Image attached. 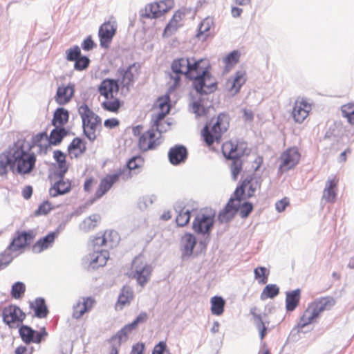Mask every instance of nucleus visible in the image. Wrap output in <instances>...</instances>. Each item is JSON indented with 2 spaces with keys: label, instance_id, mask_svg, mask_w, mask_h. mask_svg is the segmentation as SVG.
Segmentation results:
<instances>
[{
  "label": "nucleus",
  "instance_id": "f257e3e1",
  "mask_svg": "<svg viewBox=\"0 0 354 354\" xmlns=\"http://www.w3.org/2000/svg\"><path fill=\"white\" fill-rule=\"evenodd\" d=\"M210 64L207 59H190L187 71H185L186 79L192 81V86L200 95L214 93L217 89V82L210 71Z\"/></svg>",
  "mask_w": 354,
  "mask_h": 354
},
{
  "label": "nucleus",
  "instance_id": "f03ea898",
  "mask_svg": "<svg viewBox=\"0 0 354 354\" xmlns=\"http://www.w3.org/2000/svg\"><path fill=\"white\" fill-rule=\"evenodd\" d=\"M14 171L19 175L30 174L35 168L36 155L30 152L32 146L24 138H19L10 146Z\"/></svg>",
  "mask_w": 354,
  "mask_h": 354
},
{
  "label": "nucleus",
  "instance_id": "7ed1b4c3",
  "mask_svg": "<svg viewBox=\"0 0 354 354\" xmlns=\"http://www.w3.org/2000/svg\"><path fill=\"white\" fill-rule=\"evenodd\" d=\"M144 163L145 160L141 156H134L127 161L124 167L120 168L115 174L106 176L101 180L95 192L97 198H102L106 194L113 185L118 180L120 177L124 180H127L131 178L133 175L140 173Z\"/></svg>",
  "mask_w": 354,
  "mask_h": 354
},
{
  "label": "nucleus",
  "instance_id": "20e7f679",
  "mask_svg": "<svg viewBox=\"0 0 354 354\" xmlns=\"http://www.w3.org/2000/svg\"><path fill=\"white\" fill-rule=\"evenodd\" d=\"M230 120L229 114L222 112L218 115L216 122L212 126V122L205 124L201 134L207 146H211L214 142H220L223 133L227 131L230 127ZM212 121L213 119L211 122Z\"/></svg>",
  "mask_w": 354,
  "mask_h": 354
},
{
  "label": "nucleus",
  "instance_id": "39448f33",
  "mask_svg": "<svg viewBox=\"0 0 354 354\" xmlns=\"http://www.w3.org/2000/svg\"><path fill=\"white\" fill-rule=\"evenodd\" d=\"M78 113L82 118L84 135L91 142H93L97 138L95 131L97 126H100L102 124L100 117L96 115L86 104L79 106Z\"/></svg>",
  "mask_w": 354,
  "mask_h": 354
},
{
  "label": "nucleus",
  "instance_id": "423d86ee",
  "mask_svg": "<svg viewBox=\"0 0 354 354\" xmlns=\"http://www.w3.org/2000/svg\"><path fill=\"white\" fill-rule=\"evenodd\" d=\"M250 183L248 178H245L239 185H238L234 192V198L231 197L223 209L219 212L218 219L221 223H227L230 221L235 216L239 209V206L234 204V201H241L243 199V195L245 192V188Z\"/></svg>",
  "mask_w": 354,
  "mask_h": 354
},
{
  "label": "nucleus",
  "instance_id": "0eeeda50",
  "mask_svg": "<svg viewBox=\"0 0 354 354\" xmlns=\"http://www.w3.org/2000/svg\"><path fill=\"white\" fill-rule=\"evenodd\" d=\"M222 152L226 159L232 160L230 165L232 178L236 180L242 170L243 162L241 158L243 154V150H239L238 144L234 145L230 142L223 145Z\"/></svg>",
  "mask_w": 354,
  "mask_h": 354
},
{
  "label": "nucleus",
  "instance_id": "6e6552de",
  "mask_svg": "<svg viewBox=\"0 0 354 354\" xmlns=\"http://www.w3.org/2000/svg\"><path fill=\"white\" fill-rule=\"evenodd\" d=\"M215 212L209 213L200 212L197 214L192 223V228L198 234H210L214 224Z\"/></svg>",
  "mask_w": 354,
  "mask_h": 354
},
{
  "label": "nucleus",
  "instance_id": "1a4fd4ad",
  "mask_svg": "<svg viewBox=\"0 0 354 354\" xmlns=\"http://www.w3.org/2000/svg\"><path fill=\"white\" fill-rule=\"evenodd\" d=\"M133 277L141 286H144L149 279L151 268L144 260L143 257L138 256L132 261Z\"/></svg>",
  "mask_w": 354,
  "mask_h": 354
},
{
  "label": "nucleus",
  "instance_id": "9d476101",
  "mask_svg": "<svg viewBox=\"0 0 354 354\" xmlns=\"http://www.w3.org/2000/svg\"><path fill=\"white\" fill-rule=\"evenodd\" d=\"M36 236L35 230L28 231L17 230L12 238V241L8 245L9 250L12 251H18L30 245Z\"/></svg>",
  "mask_w": 354,
  "mask_h": 354
},
{
  "label": "nucleus",
  "instance_id": "9b49d317",
  "mask_svg": "<svg viewBox=\"0 0 354 354\" xmlns=\"http://www.w3.org/2000/svg\"><path fill=\"white\" fill-rule=\"evenodd\" d=\"M301 155L296 147H289L280 156L279 170L287 171L294 168L299 162Z\"/></svg>",
  "mask_w": 354,
  "mask_h": 354
},
{
  "label": "nucleus",
  "instance_id": "f8f14e48",
  "mask_svg": "<svg viewBox=\"0 0 354 354\" xmlns=\"http://www.w3.org/2000/svg\"><path fill=\"white\" fill-rule=\"evenodd\" d=\"M174 6V0H156V2L146 6L145 14L142 15L147 18H158L171 10Z\"/></svg>",
  "mask_w": 354,
  "mask_h": 354
},
{
  "label": "nucleus",
  "instance_id": "ddd939ff",
  "mask_svg": "<svg viewBox=\"0 0 354 354\" xmlns=\"http://www.w3.org/2000/svg\"><path fill=\"white\" fill-rule=\"evenodd\" d=\"M196 209L191 207L190 202L186 200L176 201L174 205V209L177 214L176 222L180 227L186 225L190 220L191 212Z\"/></svg>",
  "mask_w": 354,
  "mask_h": 354
},
{
  "label": "nucleus",
  "instance_id": "4468645a",
  "mask_svg": "<svg viewBox=\"0 0 354 354\" xmlns=\"http://www.w3.org/2000/svg\"><path fill=\"white\" fill-rule=\"evenodd\" d=\"M19 333L23 342L27 344L32 342L39 344L48 335L44 327L37 331L27 325H21L19 328Z\"/></svg>",
  "mask_w": 354,
  "mask_h": 354
},
{
  "label": "nucleus",
  "instance_id": "2eb2a0df",
  "mask_svg": "<svg viewBox=\"0 0 354 354\" xmlns=\"http://www.w3.org/2000/svg\"><path fill=\"white\" fill-rule=\"evenodd\" d=\"M3 322L9 326L10 328H14L17 322H22L26 314L17 306H10L3 308L2 311Z\"/></svg>",
  "mask_w": 354,
  "mask_h": 354
},
{
  "label": "nucleus",
  "instance_id": "dca6fc26",
  "mask_svg": "<svg viewBox=\"0 0 354 354\" xmlns=\"http://www.w3.org/2000/svg\"><path fill=\"white\" fill-rule=\"evenodd\" d=\"M120 89V80L106 78L103 80L98 86L99 93L106 100H111L117 95Z\"/></svg>",
  "mask_w": 354,
  "mask_h": 354
},
{
  "label": "nucleus",
  "instance_id": "f3484780",
  "mask_svg": "<svg viewBox=\"0 0 354 354\" xmlns=\"http://www.w3.org/2000/svg\"><path fill=\"white\" fill-rule=\"evenodd\" d=\"M140 66L137 63L129 65L127 68H119L117 75L121 77L120 83L123 88L129 89V86L134 83L135 73H138Z\"/></svg>",
  "mask_w": 354,
  "mask_h": 354
},
{
  "label": "nucleus",
  "instance_id": "a211bd4d",
  "mask_svg": "<svg viewBox=\"0 0 354 354\" xmlns=\"http://www.w3.org/2000/svg\"><path fill=\"white\" fill-rule=\"evenodd\" d=\"M109 258V252L106 250H96L88 254L86 259L88 262V268L93 270L103 267Z\"/></svg>",
  "mask_w": 354,
  "mask_h": 354
},
{
  "label": "nucleus",
  "instance_id": "6ab92c4d",
  "mask_svg": "<svg viewBox=\"0 0 354 354\" xmlns=\"http://www.w3.org/2000/svg\"><path fill=\"white\" fill-rule=\"evenodd\" d=\"M187 157V149L182 145H176L168 152L169 161L172 165L176 166L185 162Z\"/></svg>",
  "mask_w": 354,
  "mask_h": 354
},
{
  "label": "nucleus",
  "instance_id": "aec40b11",
  "mask_svg": "<svg viewBox=\"0 0 354 354\" xmlns=\"http://www.w3.org/2000/svg\"><path fill=\"white\" fill-rule=\"evenodd\" d=\"M115 32L116 28L113 25H111L109 22H105L100 26L98 35L100 45L102 48H107L109 46Z\"/></svg>",
  "mask_w": 354,
  "mask_h": 354
},
{
  "label": "nucleus",
  "instance_id": "412c9836",
  "mask_svg": "<svg viewBox=\"0 0 354 354\" xmlns=\"http://www.w3.org/2000/svg\"><path fill=\"white\" fill-rule=\"evenodd\" d=\"M59 234V231L49 232L45 236L37 240L32 246L33 253L39 254L41 252L51 248L55 242V239Z\"/></svg>",
  "mask_w": 354,
  "mask_h": 354
},
{
  "label": "nucleus",
  "instance_id": "4be33fe9",
  "mask_svg": "<svg viewBox=\"0 0 354 354\" xmlns=\"http://www.w3.org/2000/svg\"><path fill=\"white\" fill-rule=\"evenodd\" d=\"M311 110V105L305 100H296L293 110L292 117L297 123H301L308 117Z\"/></svg>",
  "mask_w": 354,
  "mask_h": 354
},
{
  "label": "nucleus",
  "instance_id": "5701e85b",
  "mask_svg": "<svg viewBox=\"0 0 354 354\" xmlns=\"http://www.w3.org/2000/svg\"><path fill=\"white\" fill-rule=\"evenodd\" d=\"M155 132L153 129H149L142 133L138 140L139 149L142 151H147L156 148L160 145L158 140H155Z\"/></svg>",
  "mask_w": 354,
  "mask_h": 354
},
{
  "label": "nucleus",
  "instance_id": "b1692460",
  "mask_svg": "<svg viewBox=\"0 0 354 354\" xmlns=\"http://www.w3.org/2000/svg\"><path fill=\"white\" fill-rule=\"evenodd\" d=\"M75 93V85L69 83L65 86L62 84L58 86L55 97V102L59 105H64L68 103L73 97Z\"/></svg>",
  "mask_w": 354,
  "mask_h": 354
},
{
  "label": "nucleus",
  "instance_id": "393cba45",
  "mask_svg": "<svg viewBox=\"0 0 354 354\" xmlns=\"http://www.w3.org/2000/svg\"><path fill=\"white\" fill-rule=\"evenodd\" d=\"M59 180L55 182L48 190L50 197L55 198L69 193L72 189L69 180H65L64 177H58Z\"/></svg>",
  "mask_w": 354,
  "mask_h": 354
},
{
  "label": "nucleus",
  "instance_id": "a878e982",
  "mask_svg": "<svg viewBox=\"0 0 354 354\" xmlns=\"http://www.w3.org/2000/svg\"><path fill=\"white\" fill-rule=\"evenodd\" d=\"M185 12L180 10H178L175 12L172 18L169 20L164 29V37H169L172 35L178 30V28L181 26L180 22L185 17Z\"/></svg>",
  "mask_w": 354,
  "mask_h": 354
},
{
  "label": "nucleus",
  "instance_id": "bb28decb",
  "mask_svg": "<svg viewBox=\"0 0 354 354\" xmlns=\"http://www.w3.org/2000/svg\"><path fill=\"white\" fill-rule=\"evenodd\" d=\"M309 310H306L301 317L299 322L295 326L289 335V338L293 341L297 342L299 339V333H304L302 329L310 324L313 321H310V315H309Z\"/></svg>",
  "mask_w": 354,
  "mask_h": 354
},
{
  "label": "nucleus",
  "instance_id": "cd10ccee",
  "mask_svg": "<svg viewBox=\"0 0 354 354\" xmlns=\"http://www.w3.org/2000/svg\"><path fill=\"white\" fill-rule=\"evenodd\" d=\"M182 259H186L192 256L196 245V239L191 233H186L182 238Z\"/></svg>",
  "mask_w": 354,
  "mask_h": 354
},
{
  "label": "nucleus",
  "instance_id": "c85d7f7f",
  "mask_svg": "<svg viewBox=\"0 0 354 354\" xmlns=\"http://www.w3.org/2000/svg\"><path fill=\"white\" fill-rule=\"evenodd\" d=\"M12 157H11L10 146L0 153V176H7L8 169L14 171V166H12Z\"/></svg>",
  "mask_w": 354,
  "mask_h": 354
},
{
  "label": "nucleus",
  "instance_id": "c756f323",
  "mask_svg": "<svg viewBox=\"0 0 354 354\" xmlns=\"http://www.w3.org/2000/svg\"><path fill=\"white\" fill-rule=\"evenodd\" d=\"M68 130L65 127H55L48 136V145H46V149L49 145L58 146L61 144L63 139L68 135Z\"/></svg>",
  "mask_w": 354,
  "mask_h": 354
},
{
  "label": "nucleus",
  "instance_id": "7c9ffc66",
  "mask_svg": "<svg viewBox=\"0 0 354 354\" xmlns=\"http://www.w3.org/2000/svg\"><path fill=\"white\" fill-rule=\"evenodd\" d=\"M69 111L64 107H58L53 113L51 124L54 127H64L69 120Z\"/></svg>",
  "mask_w": 354,
  "mask_h": 354
},
{
  "label": "nucleus",
  "instance_id": "2f4dec72",
  "mask_svg": "<svg viewBox=\"0 0 354 354\" xmlns=\"http://www.w3.org/2000/svg\"><path fill=\"white\" fill-rule=\"evenodd\" d=\"M30 308L33 309L35 316L39 319L46 318L49 313L46 301L43 297H37L34 302H30Z\"/></svg>",
  "mask_w": 354,
  "mask_h": 354
},
{
  "label": "nucleus",
  "instance_id": "473e14b6",
  "mask_svg": "<svg viewBox=\"0 0 354 354\" xmlns=\"http://www.w3.org/2000/svg\"><path fill=\"white\" fill-rule=\"evenodd\" d=\"M301 290L297 288L286 292V309L287 312H292L299 304Z\"/></svg>",
  "mask_w": 354,
  "mask_h": 354
},
{
  "label": "nucleus",
  "instance_id": "72a5a7b5",
  "mask_svg": "<svg viewBox=\"0 0 354 354\" xmlns=\"http://www.w3.org/2000/svg\"><path fill=\"white\" fill-rule=\"evenodd\" d=\"M337 181L335 178H328L323 192L322 198L328 203H333L337 197L336 187Z\"/></svg>",
  "mask_w": 354,
  "mask_h": 354
},
{
  "label": "nucleus",
  "instance_id": "f704fd0d",
  "mask_svg": "<svg viewBox=\"0 0 354 354\" xmlns=\"http://www.w3.org/2000/svg\"><path fill=\"white\" fill-rule=\"evenodd\" d=\"M53 158L58 165V170L55 172V175L57 177H64L68 169L65 153L60 150H55L53 152Z\"/></svg>",
  "mask_w": 354,
  "mask_h": 354
},
{
  "label": "nucleus",
  "instance_id": "c9c22d12",
  "mask_svg": "<svg viewBox=\"0 0 354 354\" xmlns=\"http://www.w3.org/2000/svg\"><path fill=\"white\" fill-rule=\"evenodd\" d=\"M133 330L129 324H126L122 328L117 332L115 335L112 336L109 342L112 345L116 344V347L120 346L121 343L127 341L129 334Z\"/></svg>",
  "mask_w": 354,
  "mask_h": 354
},
{
  "label": "nucleus",
  "instance_id": "e433bc0d",
  "mask_svg": "<svg viewBox=\"0 0 354 354\" xmlns=\"http://www.w3.org/2000/svg\"><path fill=\"white\" fill-rule=\"evenodd\" d=\"M190 59L181 57L174 59L171 65V68L174 74H183L185 71H187L189 66Z\"/></svg>",
  "mask_w": 354,
  "mask_h": 354
},
{
  "label": "nucleus",
  "instance_id": "4c0bfd02",
  "mask_svg": "<svg viewBox=\"0 0 354 354\" xmlns=\"http://www.w3.org/2000/svg\"><path fill=\"white\" fill-rule=\"evenodd\" d=\"M133 297V293L131 288L129 286H124L118 296L116 307L120 306V309L122 308L126 304H129L131 302Z\"/></svg>",
  "mask_w": 354,
  "mask_h": 354
},
{
  "label": "nucleus",
  "instance_id": "58836bf2",
  "mask_svg": "<svg viewBox=\"0 0 354 354\" xmlns=\"http://www.w3.org/2000/svg\"><path fill=\"white\" fill-rule=\"evenodd\" d=\"M225 306V299L221 296H214L211 298V312L214 315H221Z\"/></svg>",
  "mask_w": 354,
  "mask_h": 354
},
{
  "label": "nucleus",
  "instance_id": "ea45409f",
  "mask_svg": "<svg viewBox=\"0 0 354 354\" xmlns=\"http://www.w3.org/2000/svg\"><path fill=\"white\" fill-rule=\"evenodd\" d=\"M101 217L98 214H94L86 218L80 225V227L81 230L88 232L91 230H93L96 225L97 223L100 220Z\"/></svg>",
  "mask_w": 354,
  "mask_h": 354
},
{
  "label": "nucleus",
  "instance_id": "a19ab883",
  "mask_svg": "<svg viewBox=\"0 0 354 354\" xmlns=\"http://www.w3.org/2000/svg\"><path fill=\"white\" fill-rule=\"evenodd\" d=\"M212 25L213 20L211 18L207 17L205 19H203L198 26L196 37L198 39H201V37L204 36L203 38H202V40H205L208 36L207 32L209 31Z\"/></svg>",
  "mask_w": 354,
  "mask_h": 354
},
{
  "label": "nucleus",
  "instance_id": "79ce46f5",
  "mask_svg": "<svg viewBox=\"0 0 354 354\" xmlns=\"http://www.w3.org/2000/svg\"><path fill=\"white\" fill-rule=\"evenodd\" d=\"M279 294V288L276 284H268L265 286L260 298L261 300L273 299Z\"/></svg>",
  "mask_w": 354,
  "mask_h": 354
},
{
  "label": "nucleus",
  "instance_id": "37998d69",
  "mask_svg": "<svg viewBox=\"0 0 354 354\" xmlns=\"http://www.w3.org/2000/svg\"><path fill=\"white\" fill-rule=\"evenodd\" d=\"M121 105V101L115 96L111 100H106L101 104V106L104 110L113 113H117Z\"/></svg>",
  "mask_w": 354,
  "mask_h": 354
},
{
  "label": "nucleus",
  "instance_id": "c03bdc74",
  "mask_svg": "<svg viewBox=\"0 0 354 354\" xmlns=\"http://www.w3.org/2000/svg\"><path fill=\"white\" fill-rule=\"evenodd\" d=\"M245 73L241 71H239L235 73V77L232 83V90H234V93H237L239 92L241 87L243 85L246 81L245 78Z\"/></svg>",
  "mask_w": 354,
  "mask_h": 354
},
{
  "label": "nucleus",
  "instance_id": "a18cd8bd",
  "mask_svg": "<svg viewBox=\"0 0 354 354\" xmlns=\"http://www.w3.org/2000/svg\"><path fill=\"white\" fill-rule=\"evenodd\" d=\"M269 274V270L263 266H259L254 270V278L261 284H266L268 282Z\"/></svg>",
  "mask_w": 354,
  "mask_h": 354
},
{
  "label": "nucleus",
  "instance_id": "49530a36",
  "mask_svg": "<svg viewBox=\"0 0 354 354\" xmlns=\"http://www.w3.org/2000/svg\"><path fill=\"white\" fill-rule=\"evenodd\" d=\"M192 112L198 118L206 115L208 109L204 106L203 100L198 99L192 103Z\"/></svg>",
  "mask_w": 354,
  "mask_h": 354
},
{
  "label": "nucleus",
  "instance_id": "de8ad7c7",
  "mask_svg": "<svg viewBox=\"0 0 354 354\" xmlns=\"http://www.w3.org/2000/svg\"><path fill=\"white\" fill-rule=\"evenodd\" d=\"M26 290L25 284L23 282H15L11 288L10 295L14 299H19L24 294Z\"/></svg>",
  "mask_w": 354,
  "mask_h": 354
},
{
  "label": "nucleus",
  "instance_id": "09e8293b",
  "mask_svg": "<svg viewBox=\"0 0 354 354\" xmlns=\"http://www.w3.org/2000/svg\"><path fill=\"white\" fill-rule=\"evenodd\" d=\"M81 55V49L77 45H74L66 50V59L68 62H75Z\"/></svg>",
  "mask_w": 354,
  "mask_h": 354
},
{
  "label": "nucleus",
  "instance_id": "8fccbe9b",
  "mask_svg": "<svg viewBox=\"0 0 354 354\" xmlns=\"http://www.w3.org/2000/svg\"><path fill=\"white\" fill-rule=\"evenodd\" d=\"M248 178L249 180H250V183L248 185V189L247 192V198H250L254 195V193L257 189H260L261 180L260 177L254 178L249 177Z\"/></svg>",
  "mask_w": 354,
  "mask_h": 354
},
{
  "label": "nucleus",
  "instance_id": "3c124183",
  "mask_svg": "<svg viewBox=\"0 0 354 354\" xmlns=\"http://www.w3.org/2000/svg\"><path fill=\"white\" fill-rule=\"evenodd\" d=\"M257 308L252 307L250 308V314L252 315L254 324L257 328L259 330L263 327H266L265 322L263 320V317H266V314H258L256 313Z\"/></svg>",
  "mask_w": 354,
  "mask_h": 354
},
{
  "label": "nucleus",
  "instance_id": "603ef678",
  "mask_svg": "<svg viewBox=\"0 0 354 354\" xmlns=\"http://www.w3.org/2000/svg\"><path fill=\"white\" fill-rule=\"evenodd\" d=\"M315 301L323 311L330 310L335 304V300L332 297H322Z\"/></svg>",
  "mask_w": 354,
  "mask_h": 354
},
{
  "label": "nucleus",
  "instance_id": "864d4df0",
  "mask_svg": "<svg viewBox=\"0 0 354 354\" xmlns=\"http://www.w3.org/2000/svg\"><path fill=\"white\" fill-rule=\"evenodd\" d=\"M91 60L86 55H82L74 62V69L77 71L86 70L90 65Z\"/></svg>",
  "mask_w": 354,
  "mask_h": 354
},
{
  "label": "nucleus",
  "instance_id": "5fc2aeb1",
  "mask_svg": "<svg viewBox=\"0 0 354 354\" xmlns=\"http://www.w3.org/2000/svg\"><path fill=\"white\" fill-rule=\"evenodd\" d=\"M53 209L51 203L48 201H45L41 203L35 212V216L46 215Z\"/></svg>",
  "mask_w": 354,
  "mask_h": 354
},
{
  "label": "nucleus",
  "instance_id": "6e6d98bb",
  "mask_svg": "<svg viewBox=\"0 0 354 354\" xmlns=\"http://www.w3.org/2000/svg\"><path fill=\"white\" fill-rule=\"evenodd\" d=\"M13 252L12 250H9L8 246L6 250L1 253L0 257V263L3 268L8 266L13 259V257L11 252Z\"/></svg>",
  "mask_w": 354,
  "mask_h": 354
},
{
  "label": "nucleus",
  "instance_id": "4d7b16f0",
  "mask_svg": "<svg viewBox=\"0 0 354 354\" xmlns=\"http://www.w3.org/2000/svg\"><path fill=\"white\" fill-rule=\"evenodd\" d=\"M253 210V205L252 203L245 201L242 203L239 209V215L242 218H247Z\"/></svg>",
  "mask_w": 354,
  "mask_h": 354
},
{
  "label": "nucleus",
  "instance_id": "13d9d810",
  "mask_svg": "<svg viewBox=\"0 0 354 354\" xmlns=\"http://www.w3.org/2000/svg\"><path fill=\"white\" fill-rule=\"evenodd\" d=\"M104 234H107L108 245L110 248L116 246L120 239L118 232L115 230H111L106 231Z\"/></svg>",
  "mask_w": 354,
  "mask_h": 354
},
{
  "label": "nucleus",
  "instance_id": "bf43d9fd",
  "mask_svg": "<svg viewBox=\"0 0 354 354\" xmlns=\"http://www.w3.org/2000/svg\"><path fill=\"white\" fill-rule=\"evenodd\" d=\"M107 242V234H104L102 236H96L92 241L93 251L96 250H100V248L104 245H108Z\"/></svg>",
  "mask_w": 354,
  "mask_h": 354
},
{
  "label": "nucleus",
  "instance_id": "052dcab7",
  "mask_svg": "<svg viewBox=\"0 0 354 354\" xmlns=\"http://www.w3.org/2000/svg\"><path fill=\"white\" fill-rule=\"evenodd\" d=\"M240 53L238 50H233L224 59L227 65H234L239 60Z\"/></svg>",
  "mask_w": 354,
  "mask_h": 354
},
{
  "label": "nucleus",
  "instance_id": "680f3d73",
  "mask_svg": "<svg viewBox=\"0 0 354 354\" xmlns=\"http://www.w3.org/2000/svg\"><path fill=\"white\" fill-rule=\"evenodd\" d=\"M306 310H309V315H310V321H313L315 319L317 318L319 314L323 312V310L320 308V307L317 305V304L314 301L312 303Z\"/></svg>",
  "mask_w": 354,
  "mask_h": 354
},
{
  "label": "nucleus",
  "instance_id": "e2e57ef3",
  "mask_svg": "<svg viewBox=\"0 0 354 354\" xmlns=\"http://www.w3.org/2000/svg\"><path fill=\"white\" fill-rule=\"evenodd\" d=\"M148 315L145 312L140 313L136 318L130 324H128L129 326L133 329H136L139 324L145 322L147 320Z\"/></svg>",
  "mask_w": 354,
  "mask_h": 354
},
{
  "label": "nucleus",
  "instance_id": "0e129e2a",
  "mask_svg": "<svg viewBox=\"0 0 354 354\" xmlns=\"http://www.w3.org/2000/svg\"><path fill=\"white\" fill-rule=\"evenodd\" d=\"M152 354H171V353L167 349L166 343L161 341L154 346Z\"/></svg>",
  "mask_w": 354,
  "mask_h": 354
},
{
  "label": "nucleus",
  "instance_id": "69168bd1",
  "mask_svg": "<svg viewBox=\"0 0 354 354\" xmlns=\"http://www.w3.org/2000/svg\"><path fill=\"white\" fill-rule=\"evenodd\" d=\"M167 113L160 112L156 116L154 119V126L156 128V131L159 132V133H162L163 132V129H161L162 122L166 116Z\"/></svg>",
  "mask_w": 354,
  "mask_h": 354
},
{
  "label": "nucleus",
  "instance_id": "338daca9",
  "mask_svg": "<svg viewBox=\"0 0 354 354\" xmlns=\"http://www.w3.org/2000/svg\"><path fill=\"white\" fill-rule=\"evenodd\" d=\"M96 44L94 42L91 35L84 39L81 44V48L85 51H90L96 47Z\"/></svg>",
  "mask_w": 354,
  "mask_h": 354
},
{
  "label": "nucleus",
  "instance_id": "774afa93",
  "mask_svg": "<svg viewBox=\"0 0 354 354\" xmlns=\"http://www.w3.org/2000/svg\"><path fill=\"white\" fill-rule=\"evenodd\" d=\"M44 138H46L48 140V135H47L46 132H45V131L39 133L37 135L32 136V144H30V146H32V148L35 145L41 147V145H40V142H41V140Z\"/></svg>",
  "mask_w": 354,
  "mask_h": 354
}]
</instances>
